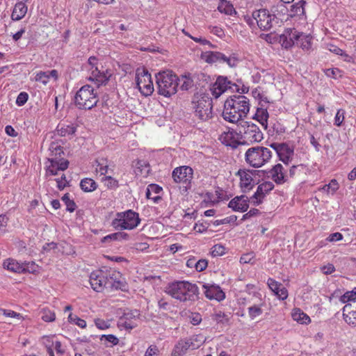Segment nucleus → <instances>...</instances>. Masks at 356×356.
Here are the masks:
<instances>
[{"mask_svg":"<svg viewBox=\"0 0 356 356\" xmlns=\"http://www.w3.org/2000/svg\"><path fill=\"white\" fill-rule=\"evenodd\" d=\"M165 292L181 302L194 301L198 295V287L186 281H178L169 284Z\"/></svg>","mask_w":356,"mask_h":356,"instance_id":"nucleus-1","label":"nucleus"},{"mask_svg":"<svg viewBox=\"0 0 356 356\" xmlns=\"http://www.w3.org/2000/svg\"><path fill=\"white\" fill-rule=\"evenodd\" d=\"M272 157V152L270 149L261 146H256L249 148L245 154L246 163L255 168H260L268 163Z\"/></svg>","mask_w":356,"mask_h":356,"instance_id":"nucleus-2","label":"nucleus"},{"mask_svg":"<svg viewBox=\"0 0 356 356\" xmlns=\"http://www.w3.org/2000/svg\"><path fill=\"white\" fill-rule=\"evenodd\" d=\"M194 113L202 121L212 118V99L207 94L195 95L192 101Z\"/></svg>","mask_w":356,"mask_h":356,"instance_id":"nucleus-3","label":"nucleus"},{"mask_svg":"<svg viewBox=\"0 0 356 356\" xmlns=\"http://www.w3.org/2000/svg\"><path fill=\"white\" fill-rule=\"evenodd\" d=\"M156 83L159 93L168 97L177 92L178 77L171 72H163L156 76Z\"/></svg>","mask_w":356,"mask_h":356,"instance_id":"nucleus-4","label":"nucleus"},{"mask_svg":"<svg viewBox=\"0 0 356 356\" xmlns=\"http://www.w3.org/2000/svg\"><path fill=\"white\" fill-rule=\"evenodd\" d=\"M236 131L243 143L248 144L260 142L264 138L259 127L252 122L240 121Z\"/></svg>","mask_w":356,"mask_h":356,"instance_id":"nucleus-5","label":"nucleus"},{"mask_svg":"<svg viewBox=\"0 0 356 356\" xmlns=\"http://www.w3.org/2000/svg\"><path fill=\"white\" fill-rule=\"evenodd\" d=\"M76 106L80 109H91L98 102V98L94 89L89 85L82 86L74 97Z\"/></svg>","mask_w":356,"mask_h":356,"instance_id":"nucleus-6","label":"nucleus"},{"mask_svg":"<svg viewBox=\"0 0 356 356\" xmlns=\"http://www.w3.org/2000/svg\"><path fill=\"white\" fill-rule=\"evenodd\" d=\"M138 214L132 210L119 212L112 220L111 225L115 229H133L140 223Z\"/></svg>","mask_w":356,"mask_h":356,"instance_id":"nucleus-7","label":"nucleus"},{"mask_svg":"<svg viewBox=\"0 0 356 356\" xmlns=\"http://www.w3.org/2000/svg\"><path fill=\"white\" fill-rule=\"evenodd\" d=\"M252 17L256 21L258 27L262 31H269L275 24L278 23L277 17L271 14L266 8H261L253 11Z\"/></svg>","mask_w":356,"mask_h":356,"instance_id":"nucleus-8","label":"nucleus"},{"mask_svg":"<svg viewBox=\"0 0 356 356\" xmlns=\"http://www.w3.org/2000/svg\"><path fill=\"white\" fill-rule=\"evenodd\" d=\"M136 85L140 92L145 95H150L154 92V85L151 74L145 69H138L136 74Z\"/></svg>","mask_w":356,"mask_h":356,"instance_id":"nucleus-9","label":"nucleus"},{"mask_svg":"<svg viewBox=\"0 0 356 356\" xmlns=\"http://www.w3.org/2000/svg\"><path fill=\"white\" fill-rule=\"evenodd\" d=\"M172 177L175 182L182 184L186 191H187L191 186L193 170L189 166H179L173 170Z\"/></svg>","mask_w":356,"mask_h":356,"instance_id":"nucleus-10","label":"nucleus"},{"mask_svg":"<svg viewBox=\"0 0 356 356\" xmlns=\"http://www.w3.org/2000/svg\"><path fill=\"white\" fill-rule=\"evenodd\" d=\"M227 101L231 104L233 108L241 115L242 118L246 117L250 111L249 99L243 95H234L227 99Z\"/></svg>","mask_w":356,"mask_h":356,"instance_id":"nucleus-11","label":"nucleus"},{"mask_svg":"<svg viewBox=\"0 0 356 356\" xmlns=\"http://www.w3.org/2000/svg\"><path fill=\"white\" fill-rule=\"evenodd\" d=\"M104 277H106V289H121L124 286L123 282H122V275L119 271L112 268L105 269Z\"/></svg>","mask_w":356,"mask_h":356,"instance_id":"nucleus-12","label":"nucleus"},{"mask_svg":"<svg viewBox=\"0 0 356 356\" xmlns=\"http://www.w3.org/2000/svg\"><path fill=\"white\" fill-rule=\"evenodd\" d=\"M301 33L294 28L286 29L280 36V42L282 47L289 49L295 45L296 42H298Z\"/></svg>","mask_w":356,"mask_h":356,"instance_id":"nucleus-13","label":"nucleus"},{"mask_svg":"<svg viewBox=\"0 0 356 356\" xmlns=\"http://www.w3.org/2000/svg\"><path fill=\"white\" fill-rule=\"evenodd\" d=\"M270 147L273 148L279 158L285 164H289L293 156V149L286 143H272Z\"/></svg>","mask_w":356,"mask_h":356,"instance_id":"nucleus-14","label":"nucleus"},{"mask_svg":"<svg viewBox=\"0 0 356 356\" xmlns=\"http://www.w3.org/2000/svg\"><path fill=\"white\" fill-rule=\"evenodd\" d=\"M273 188L274 184L271 181H265L259 185L254 194L250 197L251 203L255 206L260 204L266 195Z\"/></svg>","mask_w":356,"mask_h":356,"instance_id":"nucleus-15","label":"nucleus"},{"mask_svg":"<svg viewBox=\"0 0 356 356\" xmlns=\"http://www.w3.org/2000/svg\"><path fill=\"white\" fill-rule=\"evenodd\" d=\"M104 270H97L92 272L90 275L91 287L97 292H102L106 289Z\"/></svg>","mask_w":356,"mask_h":356,"instance_id":"nucleus-16","label":"nucleus"},{"mask_svg":"<svg viewBox=\"0 0 356 356\" xmlns=\"http://www.w3.org/2000/svg\"><path fill=\"white\" fill-rule=\"evenodd\" d=\"M48 161L51 164L47 168V175H57L58 171H64L69 165V161L67 160L59 159L58 157L49 158Z\"/></svg>","mask_w":356,"mask_h":356,"instance_id":"nucleus-17","label":"nucleus"},{"mask_svg":"<svg viewBox=\"0 0 356 356\" xmlns=\"http://www.w3.org/2000/svg\"><path fill=\"white\" fill-rule=\"evenodd\" d=\"M249 202H251L250 197L246 195L236 196L229 202L228 207L234 211L245 212L249 207Z\"/></svg>","mask_w":356,"mask_h":356,"instance_id":"nucleus-18","label":"nucleus"},{"mask_svg":"<svg viewBox=\"0 0 356 356\" xmlns=\"http://www.w3.org/2000/svg\"><path fill=\"white\" fill-rule=\"evenodd\" d=\"M222 117L226 121L232 123H237V124H239L240 121H245L227 100L224 104Z\"/></svg>","mask_w":356,"mask_h":356,"instance_id":"nucleus-19","label":"nucleus"},{"mask_svg":"<svg viewBox=\"0 0 356 356\" xmlns=\"http://www.w3.org/2000/svg\"><path fill=\"white\" fill-rule=\"evenodd\" d=\"M343 316L348 325L356 326V301L347 303L343 307Z\"/></svg>","mask_w":356,"mask_h":356,"instance_id":"nucleus-20","label":"nucleus"},{"mask_svg":"<svg viewBox=\"0 0 356 356\" xmlns=\"http://www.w3.org/2000/svg\"><path fill=\"white\" fill-rule=\"evenodd\" d=\"M111 74L109 73L107 70L106 73L104 72H101L98 67H95L94 70H92L91 72V75L89 77V80L95 81V83L99 87L102 85H106L109 80Z\"/></svg>","mask_w":356,"mask_h":356,"instance_id":"nucleus-21","label":"nucleus"},{"mask_svg":"<svg viewBox=\"0 0 356 356\" xmlns=\"http://www.w3.org/2000/svg\"><path fill=\"white\" fill-rule=\"evenodd\" d=\"M272 179L277 184H282L287 181V176L285 175L283 166L280 164H276L270 170Z\"/></svg>","mask_w":356,"mask_h":356,"instance_id":"nucleus-22","label":"nucleus"},{"mask_svg":"<svg viewBox=\"0 0 356 356\" xmlns=\"http://www.w3.org/2000/svg\"><path fill=\"white\" fill-rule=\"evenodd\" d=\"M205 289L204 294L207 298L210 300L215 299L218 301L225 298V293L220 289L218 286L215 285H203Z\"/></svg>","mask_w":356,"mask_h":356,"instance_id":"nucleus-23","label":"nucleus"},{"mask_svg":"<svg viewBox=\"0 0 356 356\" xmlns=\"http://www.w3.org/2000/svg\"><path fill=\"white\" fill-rule=\"evenodd\" d=\"M220 142L226 146H229L233 149L236 148L242 143L235 139L234 134L232 131L223 132L219 137Z\"/></svg>","mask_w":356,"mask_h":356,"instance_id":"nucleus-24","label":"nucleus"},{"mask_svg":"<svg viewBox=\"0 0 356 356\" xmlns=\"http://www.w3.org/2000/svg\"><path fill=\"white\" fill-rule=\"evenodd\" d=\"M267 107H264V104L261 103V107H259L257 109V112L253 116V119L257 120L261 126L266 129L268 127V113L267 111Z\"/></svg>","mask_w":356,"mask_h":356,"instance_id":"nucleus-25","label":"nucleus"},{"mask_svg":"<svg viewBox=\"0 0 356 356\" xmlns=\"http://www.w3.org/2000/svg\"><path fill=\"white\" fill-rule=\"evenodd\" d=\"M138 315L139 313L137 310L131 312L124 313V315L120 318L118 322V327L120 328H124L125 330H132L136 326V325L131 321L129 320V316H138Z\"/></svg>","mask_w":356,"mask_h":356,"instance_id":"nucleus-26","label":"nucleus"},{"mask_svg":"<svg viewBox=\"0 0 356 356\" xmlns=\"http://www.w3.org/2000/svg\"><path fill=\"white\" fill-rule=\"evenodd\" d=\"M27 6L25 3L19 1L17 3L13 8L11 18L14 21H19L22 19L27 13Z\"/></svg>","mask_w":356,"mask_h":356,"instance_id":"nucleus-27","label":"nucleus"},{"mask_svg":"<svg viewBox=\"0 0 356 356\" xmlns=\"http://www.w3.org/2000/svg\"><path fill=\"white\" fill-rule=\"evenodd\" d=\"M161 191L162 188L159 185L154 184H149L146 189V197L147 199L152 200L154 202H158V201L161 199L159 195Z\"/></svg>","mask_w":356,"mask_h":356,"instance_id":"nucleus-28","label":"nucleus"},{"mask_svg":"<svg viewBox=\"0 0 356 356\" xmlns=\"http://www.w3.org/2000/svg\"><path fill=\"white\" fill-rule=\"evenodd\" d=\"M4 268L14 273H24V268L22 264L19 263L13 259H7L3 263Z\"/></svg>","mask_w":356,"mask_h":356,"instance_id":"nucleus-29","label":"nucleus"},{"mask_svg":"<svg viewBox=\"0 0 356 356\" xmlns=\"http://www.w3.org/2000/svg\"><path fill=\"white\" fill-rule=\"evenodd\" d=\"M256 172V170H253ZM238 174L241 177V186L244 190H250L252 188V182L253 181L252 175V171L245 172L239 170Z\"/></svg>","mask_w":356,"mask_h":356,"instance_id":"nucleus-30","label":"nucleus"},{"mask_svg":"<svg viewBox=\"0 0 356 356\" xmlns=\"http://www.w3.org/2000/svg\"><path fill=\"white\" fill-rule=\"evenodd\" d=\"M201 58L208 63L222 62L224 54L218 51H206L202 54Z\"/></svg>","mask_w":356,"mask_h":356,"instance_id":"nucleus-31","label":"nucleus"},{"mask_svg":"<svg viewBox=\"0 0 356 356\" xmlns=\"http://www.w3.org/2000/svg\"><path fill=\"white\" fill-rule=\"evenodd\" d=\"M190 348V345H188V342H187L186 339H181L179 341V342L175 345L172 352V356H181L186 352L188 349Z\"/></svg>","mask_w":356,"mask_h":356,"instance_id":"nucleus-32","label":"nucleus"},{"mask_svg":"<svg viewBox=\"0 0 356 356\" xmlns=\"http://www.w3.org/2000/svg\"><path fill=\"white\" fill-rule=\"evenodd\" d=\"M76 127L74 124H59L56 131L60 136H72L75 134Z\"/></svg>","mask_w":356,"mask_h":356,"instance_id":"nucleus-33","label":"nucleus"},{"mask_svg":"<svg viewBox=\"0 0 356 356\" xmlns=\"http://www.w3.org/2000/svg\"><path fill=\"white\" fill-rule=\"evenodd\" d=\"M312 38L310 35H306L303 33H301L298 42H296V44L303 50L308 51L312 47Z\"/></svg>","mask_w":356,"mask_h":356,"instance_id":"nucleus-34","label":"nucleus"},{"mask_svg":"<svg viewBox=\"0 0 356 356\" xmlns=\"http://www.w3.org/2000/svg\"><path fill=\"white\" fill-rule=\"evenodd\" d=\"M291 315L294 321L301 324H307L310 322V318L309 316L300 309H293Z\"/></svg>","mask_w":356,"mask_h":356,"instance_id":"nucleus-35","label":"nucleus"},{"mask_svg":"<svg viewBox=\"0 0 356 356\" xmlns=\"http://www.w3.org/2000/svg\"><path fill=\"white\" fill-rule=\"evenodd\" d=\"M216 86L223 89L224 92L228 90H233V87H236L235 83H232L227 77L219 76L215 82Z\"/></svg>","mask_w":356,"mask_h":356,"instance_id":"nucleus-36","label":"nucleus"},{"mask_svg":"<svg viewBox=\"0 0 356 356\" xmlns=\"http://www.w3.org/2000/svg\"><path fill=\"white\" fill-rule=\"evenodd\" d=\"M178 85H180V88L182 90H188L194 86V81L190 76L184 75L178 78Z\"/></svg>","mask_w":356,"mask_h":356,"instance_id":"nucleus-37","label":"nucleus"},{"mask_svg":"<svg viewBox=\"0 0 356 356\" xmlns=\"http://www.w3.org/2000/svg\"><path fill=\"white\" fill-rule=\"evenodd\" d=\"M80 187L85 192H92L97 188V184L93 179L85 178L81 181Z\"/></svg>","mask_w":356,"mask_h":356,"instance_id":"nucleus-38","label":"nucleus"},{"mask_svg":"<svg viewBox=\"0 0 356 356\" xmlns=\"http://www.w3.org/2000/svg\"><path fill=\"white\" fill-rule=\"evenodd\" d=\"M51 152V158L58 157L59 159H64L62 156L64 154L63 147L58 142H52L49 147Z\"/></svg>","mask_w":356,"mask_h":356,"instance_id":"nucleus-39","label":"nucleus"},{"mask_svg":"<svg viewBox=\"0 0 356 356\" xmlns=\"http://www.w3.org/2000/svg\"><path fill=\"white\" fill-rule=\"evenodd\" d=\"M186 340L190 345V348L193 350L198 348L204 342L203 337L200 335L193 336Z\"/></svg>","mask_w":356,"mask_h":356,"instance_id":"nucleus-40","label":"nucleus"},{"mask_svg":"<svg viewBox=\"0 0 356 356\" xmlns=\"http://www.w3.org/2000/svg\"><path fill=\"white\" fill-rule=\"evenodd\" d=\"M220 13H224L227 15H232L234 12L233 6L225 0H221L218 7Z\"/></svg>","mask_w":356,"mask_h":356,"instance_id":"nucleus-41","label":"nucleus"},{"mask_svg":"<svg viewBox=\"0 0 356 356\" xmlns=\"http://www.w3.org/2000/svg\"><path fill=\"white\" fill-rule=\"evenodd\" d=\"M211 318L217 323L225 324L229 322V316L222 312H216L211 315Z\"/></svg>","mask_w":356,"mask_h":356,"instance_id":"nucleus-42","label":"nucleus"},{"mask_svg":"<svg viewBox=\"0 0 356 356\" xmlns=\"http://www.w3.org/2000/svg\"><path fill=\"white\" fill-rule=\"evenodd\" d=\"M41 318L45 322H52L55 320L56 315L54 311L44 308L41 310Z\"/></svg>","mask_w":356,"mask_h":356,"instance_id":"nucleus-43","label":"nucleus"},{"mask_svg":"<svg viewBox=\"0 0 356 356\" xmlns=\"http://www.w3.org/2000/svg\"><path fill=\"white\" fill-rule=\"evenodd\" d=\"M305 1L303 0L299 1L298 3L291 6V12L293 15H300L304 13V5Z\"/></svg>","mask_w":356,"mask_h":356,"instance_id":"nucleus-44","label":"nucleus"},{"mask_svg":"<svg viewBox=\"0 0 356 356\" xmlns=\"http://www.w3.org/2000/svg\"><path fill=\"white\" fill-rule=\"evenodd\" d=\"M356 299V287L352 291L346 292L340 298V301L343 303H346L349 301L355 302Z\"/></svg>","mask_w":356,"mask_h":356,"instance_id":"nucleus-45","label":"nucleus"},{"mask_svg":"<svg viewBox=\"0 0 356 356\" xmlns=\"http://www.w3.org/2000/svg\"><path fill=\"white\" fill-rule=\"evenodd\" d=\"M61 200L65 204L67 211H68L70 212H73L76 209V205L75 202H74V200H72L70 198L69 193L65 194L62 197Z\"/></svg>","mask_w":356,"mask_h":356,"instance_id":"nucleus-46","label":"nucleus"},{"mask_svg":"<svg viewBox=\"0 0 356 356\" xmlns=\"http://www.w3.org/2000/svg\"><path fill=\"white\" fill-rule=\"evenodd\" d=\"M339 188V184L336 179H332L328 184L323 186L321 190L327 193H334Z\"/></svg>","mask_w":356,"mask_h":356,"instance_id":"nucleus-47","label":"nucleus"},{"mask_svg":"<svg viewBox=\"0 0 356 356\" xmlns=\"http://www.w3.org/2000/svg\"><path fill=\"white\" fill-rule=\"evenodd\" d=\"M262 314V309L259 305H253L248 307V314L251 319H254L256 317L260 316Z\"/></svg>","mask_w":356,"mask_h":356,"instance_id":"nucleus-48","label":"nucleus"},{"mask_svg":"<svg viewBox=\"0 0 356 356\" xmlns=\"http://www.w3.org/2000/svg\"><path fill=\"white\" fill-rule=\"evenodd\" d=\"M24 268V273H35L38 272V266L34 261H28L22 263Z\"/></svg>","mask_w":356,"mask_h":356,"instance_id":"nucleus-49","label":"nucleus"},{"mask_svg":"<svg viewBox=\"0 0 356 356\" xmlns=\"http://www.w3.org/2000/svg\"><path fill=\"white\" fill-rule=\"evenodd\" d=\"M267 284L270 290L275 293V296H277L279 289L282 287V284L272 278H269L268 280Z\"/></svg>","mask_w":356,"mask_h":356,"instance_id":"nucleus-50","label":"nucleus"},{"mask_svg":"<svg viewBox=\"0 0 356 356\" xmlns=\"http://www.w3.org/2000/svg\"><path fill=\"white\" fill-rule=\"evenodd\" d=\"M345 111L343 109H339L336 113L334 118V124L337 127H340L342 125L344 119H345Z\"/></svg>","mask_w":356,"mask_h":356,"instance_id":"nucleus-51","label":"nucleus"},{"mask_svg":"<svg viewBox=\"0 0 356 356\" xmlns=\"http://www.w3.org/2000/svg\"><path fill=\"white\" fill-rule=\"evenodd\" d=\"M68 320L70 322L74 323L76 325H77L79 327L81 328H84L86 327V321L79 318L77 316H73L72 314H70L68 316Z\"/></svg>","mask_w":356,"mask_h":356,"instance_id":"nucleus-52","label":"nucleus"},{"mask_svg":"<svg viewBox=\"0 0 356 356\" xmlns=\"http://www.w3.org/2000/svg\"><path fill=\"white\" fill-rule=\"evenodd\" d=\"M327 76L337 79L341 76V71L338 68H330L325 70Z\"/></svg>","mask_w":356,"mask_h":356,"instance_id":"nucleus-53","label":"nucleus"},{"mask_svg":"<svg viewBox=\"0 0 356 356\" xmlns=\"http://www.w3.org/2000/svg\"><path fill=\"white\" fill-rule=\"evenodd\" d=\"M35 81L46 84L49 81V72H40L35 76Z\"/></svg>","mask_w":356,"mask_h":356,"instance_id":"nucleus-54","label":"nucleus"},{"mask_svg":"<svg viewBox=\"0 0 356 356\" xmlns=\"http://www.w3.org/2000/svg\"><path fill=\"white\" fill-rule=\"evenodd\" d=\"M225 248L221 244H216L213 246L211 254L213 257L222 256L225 254Z\"/></svg>","mask_w":356,"mask_h":356,"instance_id":"nucleus-55","label":"nucleus"},{"mask_svg":"<svg viewBox=\"0 0 356 356\" xmlns=\"http://www.w3.org/2000/svg\"><path fill=\"white\" fill-rule=\"evenodd\" d=\"M241 264H253L254 262V255L253 252L243 254L240 258Z\"/></svg>","mask_w":356,"mask_h":356,"instance_id":"nucleus-56","label":"nucleus"},{"mask_svg":"<svg viewBox=\"0 0 356 356\" xmlns=\"http://www.w3.org/2000/svg\"><path fill=\"white\" fill-rule=\"evenodd\" d=\"M29 98V95L25 92H20L16 99L17 105L22 106L26 104Z\"/></svg>","mask_w":356,"mask_h":356,"instance_id":"nucleus-57","label":"nucleus"},{"mask_svg":"<svg viewBox=\"0 0 356 356\" xmlns=\"http://www.w3.org/2000/svg\"><path fill=\"white\" fill-rule=\"evenodd\" d=\"M270 13L274 15L275 17L278 15L279 12L284 13L286 11V8L284 5L282 3H278L277 6H273L271 7Z\"/></svg>","mask_w":356,"mask_h":356,"instance_id":"nucleus-58","label":"nucleus"},{"mask_svg":"<svg viewBox=\"0 0 356 356\" xmlns=\"http://www.w3.org/2000/svg\"><path fill=\"white\" fill-rule=\"evenodd\" d=\"M95 325L100 330H105L110 327V322L108 321H104L101 318H97L95 320Z\"/></svg>","mask_w":356,"mask_h":356,"instance_id":"nucleus-59","label":"nucleus"},{"mask_svg":"<svg viewBox=\"0 0 356 356\" xmlns=\"http://www.w3.org/2000/svg\"><path fill=\"white\" fill-rule=\"evenodd\" d=\"M55 181L57 183V187L59 190H63L68 184V181L66 179V177L63 174L62 175L60 178L55 179Z\"/></svg>","mask_w":356,"mask_h":356,"instance_id":"nucleus-60","label":"nucleus"},{"mask_svg":"<svg viewBox=\"0 0 356 356\" xmlns=\"http://www.w3.org/2000/svg\"><path fill=\"white\" fill-rule=\"evenodd\" d=\"M104 180L108 188H114L118 186V181L110 176L105 177Z\"/></svg>","mask_w":356,"mask_h":356,"instance_id":"nucleus-61","label":"nucleus"},{"mask_svg":"<svg viewBox=\"0 0 356 356\" xmlns=\"http://www.w3.org/2000/svg\"><path fill=\"white\" fill-rule=\"evenodd\" d=\"M208 262L206 259H200L195 264V267L197 271L201 272L206 269Z\"/></svg>","mask_w":356,"mask_h":356,"instance_id":"nucleus-62","label":"nucleus"},{"mask_svg":"<svg viewBox=\"0 0 356 356\" xmlns=\"http://www.w3.org/2000/svg\"><path fill=\"white\" fill-rule=\"evenodd\" d=\"M210 90L212 95L216 99L218 98L224 92L223 89H221L220 87L216 86L215 83L212 85Z\"/></svg>","mask_w":356,"mask_h":356,"instance_id":"nucleus-63","label":"nucleus"},{"mask_svg":"<svg viewBox=\"0 0 356 356\" xmlns=\"http://www.w3.org/2000/svg\"><path fill=\"white\" fill-rule=\"evenodd\" d=\"M159 349L156 346H150L145 352V356H157Z\"/></svg>","mask_w":356,"mask_h":356,"instance_id":"nucleus-64","label":"nucleus"}]
</instances>
